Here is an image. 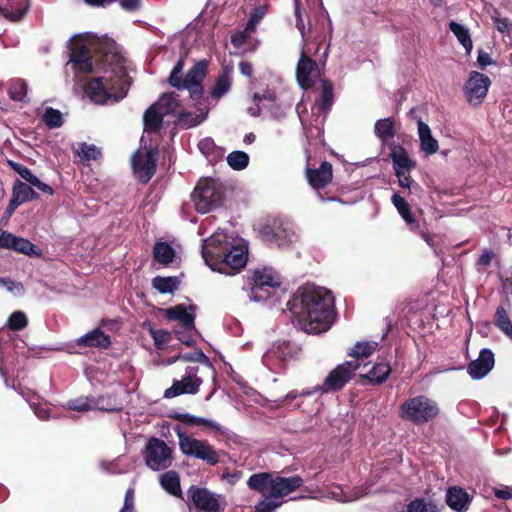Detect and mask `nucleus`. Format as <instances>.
<instances>
[{
  "instance_id": "nucleus-1",
  "label": "nucleus",
  "mask_w": 512,
  "mask_h": 512,
  "mask_svg": "<svg viewBox=\"0 0 512 512\" xmlns=\"http://www.w3.org/2000/svg\"><path fill=\"white\" fill-rule=\"evenodd\" d=\"M287 305L296 326L309 334L326 332L335 319L334 297L324 287L309 284L301 286Z\"/></svg>"
},
{
  "instance_id": "nucleus-2",
  "label": "nucleus",
  "mask_w": 512,
  "mask_h": 512,
  "mask_svg": "<svg viewBox=\"0 0 512 512\" xmlns=\"http://www.w3.org/2000/svg\"><path fill=\"white\" fill-rule=\"evenodd\" d=\"M202 257L213 271L231 275L245 267L248 246L242 238L217 231L203 241Z\"/></svg>"
},
{
  "instance_id": "nucleus-3",
  "label": "nucleus",
  "mask_w": 512,
  "mask_h": 512,
  "mask_svg": "<svg viewBox=\"0 0 512 512\" xmlns=\"http://www.w3.org/2000/svg\"><path fill=\"white\" fill-rule=\"evenodd\" d=\"M104 75L92 78L84 87L88 98L95 104H114L127 95L130 81L122 56L107 53L104 55Z\"/></svg>"
},
{
  "instance_id": "nucleus-4",
  "label": "nucleus",
  "mask_w": 512,
  "mask_h": 512,
  "mask_svg": "<svg viewBox=\"0 0 512 512\" xmlns=\"http://www.w3.org/2000/svg\"><path fill=\"white\" fill-rule=\"evenodd\" d=\"M358 369L359 363L356 361L341 363L328 373L322 385H317L312 389H304L301 392L291 391L287 393L284 401H293L300 396H310L318 392L324 394L340 391L352 379Z\"/></svg>"
},
{
  "instance_id": "nucleus-5",
  "label": "nucleus",
  "mask_w": 512,
  "mask_h": 512,
  "mask_svg": "<svg viewBox=\"0 0 512 512\" xmlns=\"http://www.w3.org/2000/svg\"><path fill=\"white\" fill-rule=\"evenodd\" d=\"M208 64L206 61L197 62L191 69H189L184 79L179 77L184 68V59L178 60L176 65L173 67L170 76L169 83L171 86L177 89H186L190 93V97L193 100H198L202 97L203 86L202 82L207 73Z\"/></svg>"
},
{
  "instance_id": "nucleus-6",
  "label": "nucleus",
  "mask_w": 512,
  "mask_h": 512,
  "mask_svg": "<svg viewBox=\"0 0 512 512\" xmlns=\"http://www.w3.org/2000/svg\"><path fill=\"white\" fill-rule=\"evenodd\" d=\"M440 412L437 402L425 395L407 399L400 407V417L414 424H424L435 419Z\"/></svg>"
},
{
  "instance_id": "nucleus-7",
  "label": "nucleus",
  "mask_w": 512,
  "mask_h": 512,
  "mask_svg": "<svg viewBox=\"0 0 512 512\" xmlns=\"http://www.w3.org/2000/svg\"><path fill=\"white\" fill-rule=\"evenodd\" d=\"M281 276L271 267L255 269L252 286L248 294L250 301L262 302L269 299L274 289L280 287Z\"/></svg>"
},
{
  "instance_id": "nucleus-8",
  "label": "nucleus",
  "mask_w": 512,
  "mask_h": 512,
  "mask_svg": "<svg viewBox=\"0 0 512 512\" xmlns=\"http://www.w3.org/2000/svg\"><path fill=\"white\" fill-rule=\"evenodd\" d=\"M191 197L199 213H208L221 203V185L211 178L202 179L196 185Z\"/></svg>"
},
{
  "instance_id": "nucleus-9",
  "label": "nucleus",
  "mask_w": 512,
  "mask_h": 512,
  "mask_svg": "<svg viewBox=\"0 0 512 512\" xmlns=\"http://www.w3.org/2000/svg\"><path fill=\"white\" fill-rule=\"evenodd\" d=\"M176 434L182 454L200 459L210 465H215L219 462L218 453L208 442L189 436L180 429L176 430Z\"/></svg>"
},
{
  "instance_id": "nucleus-10",
  "label": "nucleus",
  "mask_w": 512,
  "mask_h": 512,
  "mask_svg": "<svg viewBox=\"0 0 512 512\" xmlns=\"http://www.w3.org/2000/svg\"><path fill=\"white\" fill-rule=\"evenodd\" d=\"M154 105L165 116L169 114L177 115L179 123L186 128L200 124L205 120L207 115V112L203 111H200L197 114L183 112L178 95L175 92L164 93Z\"/></svg>"
},
{
  "instance_id": "nucleus-11",
  "label": "nucleus",
  "mask_w": 512,
  "mask_h": 512,
  "mask_svg": "<svg viewBox=\"0 0 512 512\" xmlns=\"http://www.w3.org/2000/svg\"><path fill=\"white\" fill-rule=\"evenodd\" d=\"M173 450L163 440L152 437L148 440L144 459L147 467L154 471L165 470L172 465Z\"/></svg>"
},
{
  "instance_id": "nucleus-12",
  "label": "nucleus",
  "mask_w": 512,
  "mask_h": 512,
  "mask_svg": "<svg viewBox=\"0 0 512 512\" xmlns=\"http://www.w3.org/2000/svg\"><path fill=\"white\" fill-rule=\"evenodd\" d=\"M491 81L483 73L472 71L464 84L463 92L468 103L474 107L479 106L486 97Z\"/></svg>"
},
{
  "instance_id": "nucleus-13",
  "label": "nucleus",
  "mask_w": 512,
  "mask_h": 512,
  "mask_svg": "<svg viewBox=\"0 0 512 512\" xmlns=\"http://www.w3.org/2000/svg\"><path fill=\"white\" fill-rule=\"evenodd\" d=\"M194 505L203 512H223L226 502L220 495L212 493L208 489L192 486L188 490Z\"/></svg>"
},
{
  "instance_id": "nucleus-14",
  "label": "nucleus",
  "mask_w": 512,
  "mask_h": 512,
  "mask_svg": "<svg viewBox=\"0 0 512 512\" xmlns=\"http://www.w3.org/2000/svg\"><path fill=\"white\" fill-rule=\"evenodd\" d=\"M158 152L155 149L138 150L132 157V167L138 179L147 183L155 173Z\"/></svg>"
},
{
  "instance_id": "nucleus-15",
  "label": "nucleus",
  "mask_w": 512,
  "mask_h": 512,
  "mask_svg": "<svg viewBox=\"0 0 512 512\" xmlns=\"http://www.w3.org/2000/svg\"><path fill=\"white\" fill-rule=\"evenodd\" d=\"M201 384V378L197 377V369L189 367L181 380H175L172 386L164 391V397L174 398L182 394H195Z\"/></svg>"
},
{
  "instance_id": "nucleus-16",
  "label": "nucleus",
  "mask_w": 512,
  "mask_h": 512,
  "mask_svg": "<svg viewBox=\"0 0 512 512\" xmlns=\"http://www.w3.org/2000/svg\"><path fill=\"white\" fill-rule=\"evenodd\" d=\"M494 354L490 349H482L476 360L472 361L468 367V374L472 379H482L494 367Z\"/></svg>"
},
{
  "instance_id": "nucleus-17",
  "label": "nucleus",
  "mask_w": 512,
  "mask_h": 512,
  "mask_svg": "<svg viewBox=\"0 0 512 512\" xmlns=\"http://www.w3.org/2000/svg\"><path fill=\"white\" fill-rule=\"evenodd\" d=\"M303 484V479L298 475L291 477H276L272 479L271 489L268 492L270 498L280 500V498L293 492Z\"/></svg>"
},
{
  "instance_id": "nucleus-18",
  "label": "nucleus",
  "mask_w": 512,
  "mask_h": 512,
  "mask_svg": "<svg viewBox=\"0 0 512 512\" xmlns=\"http://www.w3.org/2000/svg\"><path fill=\"white\" fill-rule=\"evenodd\" d=\"M165 316L170 320H177L182 329L195 331L194 320V307H185L184 305H176L164 310Z\"/></svg>"
},
{
  "instance_id": "nucleus-19",
  "label": "nucleus",
  "mask_w": 512,
  "mask_h": 512,
  "mask_svg": "<svg viewBox=\"0 0 512 512\" xmlns=\"http://www.w3.org/2000/svg\"><path fill=\"white\" fill-rule=\"evenodd\" d=\"M317 70V64L314 60L307 57L302 51L301 57L297 64L296 76L299 85L303 89L310 88L313 84L312 76Z\"/></svg>"
},
{
  "instance_id": "nucleus-20",
  "label": "nucleus",
  "mask_w": 512,
  "mask_h": 512,
  "mask_svg": "<svg viewBox=\"0 0 512 512\" xmlns=\"http://www.w3.org/2000/svg\"><path fill=\"white\" fill-rule=\"evenodd\" d=\"M307 179L314 189H320L328 185L332 180V165L323 162L317 169H307Z\"/></svg>"
},
{
  "instance_id": "nucleus-21",
  "label": "nucleus",
  "mask_w": 512,
  "mask_h": 512,
  "mask_svg": "<svg viewBox=\"0 0 512 512\" xmlns=\"http://www.w3.org/2000/svg\"><path fill=\"white\" fill-rule=\"evenodd\" d=\"M471 502V498L469 494L460 487H451L447 490L446 493V503L447 505L457 512H465L467 511L469 504Z\"/></svg>"
},
{
  "instance_id": "nucleus-22",
  "label": "nucleus",
  "mask_w": 512,
  "mask_h": 512,
  "mask_svg": "<svg viewBox=\"0 0 512 512\" xmlns=\"http://www.w3.org/2000/svg\"><path fill=\"white\" fill-rule=\"evenodd\" d=\"M418 137L422 152L432 155L438 151V141L433 137L430 127L422 120L418 121Z\"/></svg>"
},
{
  "instance_id": "nucleus-23",
  "label": "nucleus",
  "mask_w": 512,
  "mask_h": 512,
  "mask_svg": "<svg viewBox=\"0 0 512 512\" xmlns=\"http://www.w3.org/2000/svg\"><path fill=\"white\" fill-rule=\"evenodd\" d=\"M102 399L101 398H89V397H79L77 399L70 400L67 403V408L69 410L79 411V412H86L93 409H99L104 411H113L115 408L113 407H106L103 404H101Z\"/></svg>"
},
{
  "instance_id": "nucleus-24",
  "label": "nucleus",
  "mask_w": 512,
  "mask_h": 512,
  "mask_svg": "<svg viewBox=\"0 0 512 512\" xmlns=\"http://www.w3.org/2000/svg\"><path fill=\"white\" fill-rule=\"evenodd\" d=\"M391 158L395 174L407 173L414 167V163L409 158L407 151L401 146L396 145L392 147Z\"/></svg>"
},
{
  "instance_id": "nucleus-25",
  "label": "nucleus",
  "mask_w": 512,
  "mask_h": 512,
  "mask_svg": "<svg viewBox=\"0 0 512 512\" xmlns=\"http://www.w3.org/2000/svg\"><path fill=\"white\" fill-rule=\"evenodd\" d=\"M77 343L85 347L107 348L111 344L110 337L100 329H94L81 336Z\"/></svg>"
},
{
  "instance_id": "nucleus-26",
  "label": "nucleus",
  "mask_w": 512,
  "mask_h": 512,
  "mask_svg": "<svg viewBox=\"0 0 512 512\" xmlns=\"http://www.w3.org/2000/svg\"><path fill=\"white\" fill-rule=\"evenodd\" d=\"M159 482L161 487L169 494L182 498L179 474L175 471H167L160 475Z\"/></svg>"
},
{
  "instance_id": "nucleus-27",
  "label": "nucleus",
  "mask_w": 512,
  "mask_h": 512,
  "mask_svg": "<svg viewBox=\"0 0 512 512\" xmlns=\"http://www.w3.org/2000/svg\"><path fill=\"white\" fill-rule=\"evenodd\" d=\"M70 62L76 71L88 72L92 69L89 52L83 47L72 50Z\"/></svg>"
},
{
  "instance_id": "nucleus-28",
  "label": "nucleus",
  "mask_w": 512,
  "mask_h": 512,
  "mask_svg": "<svg viewBox=\"0 0 512 512\" xmlns=\"http://www.w3.org/2000/svg\"><path fill=\"white\" fill-rule=\"evenodd\" d=\"M272 479L269 473H258L251 475L247 484L250 489L258 491L265 496L271 489Z\"/></svg>"
},
{
  "instance_id": "nucleus-29",
  "label": "nucleus",
  "mask_w": 512,
  "mask_h": 512,
  "mask_svg": "<svg viewBox=\"0 0 512 512\" xmlns=\"http://www.w3.org/2000/svg\"><path fill=\"white\" fill-rule=\"evenodd\" d=\"M391 372V367L386 362L376 363L368 372L361 373L362 377L367 378L371 383L384 382Z\"/></svg>"
},
{
  "instance_id": "nucleus-30",
  "label": "nucleus",
  "mask_w": 512,
  "mask_h": 512,
  "mask_svg": "<svg viewBox=\"0 0 512 512\" xmlns=\"http://www.w3.org/2000/svg\"><path fill=\"white\" fill-rule=\"evenodd\" d=\"M290 348L289 345L285 342L275 344L271 350L263 356V363L267 367H271L273 365V359H278L280 361H285L289 356Z\"/></svg>"
},
{
  "instance_id": "nucleus-31",
  "label": "nucleus",
  "mask_w": 512,
  "mask_h": 512,
  "mask_svg": "<svg viewBox=\"0 0 512 512\" xmlns=\"http://www.w3.org/2000/svg\"><path fill=\"white\" fill-rule=\"evenodd\" d=\"M73 151L82 162L97 160L101 156V151L97 146L85 142L73 146Z\"/></svg>"
},
{
  "instance_id": "nucleus-32",
  "label": "nucleus",
  "mask_w": 512,
  "mask_h": 512,
  "mask_svg": "<svg viewBox=\"0 0 512 512\" xmlns=\"http://www.w3.org/2000/svg\"><path fill=\"white\" fill-rule=\"evenodd\" d=\"M494 324L505 336L512 340V321L504 307H497Z\"/></svg>"
},
{
  "instance_id": "nucleus-33",
  "label": "nucleus",
  "mask_w": 512,
  "mask_h": 512,
  "mask_svg": "<svg viewBox=\"0 0 512 512\" xmlns=\"http://www.w3.org/2000/svg\"><path fill=\"white\" fill-rule=\"evenodd\" d=\"M449 27H450V30L452 31V33L456 36V38L460 42V44L463 46L465 51L467 53H470L473 48V44H472L469 30L464 25L459 24L455 21H451L449 24Z\"/></svg>"
},
{
  "instance_id": "nucleus-34",
  "label": "nucleus",
  "mask_w": 512,
  "mask_h": 512,
  "mask_svg": "<svg viewBox=\"0 0 512 512\" xmlns=\"http://www.w3.org/2000/svg\"><path fill=\"white\" fill-rule=\"evenodd\" d=\"M378 347V342L360 341L357 342L348 353L349 356L355 358L354 361L358 363V359L366 358L372 355Z\"/></svg>"
},
{
  "instance_id": "nucleus-35",
  "label": "nucleus",
  "mask_w": 512,
  "mask_h": 512,
  "mask_svg": "<svg viewBox=\"0 0 512 512\" xmlns=\"http://www.w3.org/2000/svg\"><path fill=\"white\" fill-rule=\"evenodd\" d=\"M231 87V68L226 67L218 77L212 91V97L219 99L225 95Z\"/></svg>"
},
{
  "instance_id": "nucleus-36",
  "label": "nucleus",
  "mask_w": 512,
  "mask_h": 512,
  "mask_svg": "<svg viewBox=\"0 0 512 512\" xmlns=\"http://www.w3.org/2000/svg\"><path fill=\"white\" fill-rule=\"evenodd\" d=\"M165 115L153 104L144 114V128L146 132L156 131Z\"/></svg>"
},
{
  "instance_id": "nucleus-37",
  "label": "nucleus",
  "mask_w": 512,
  "mask_h": 512,
  "mask_svg": "<svg viewBox=\"0 0 512 512\" xmlns=\"http://www.w3.org/2000/svg\"><path fill=\"white\" fill-rule=\"evenodd\" d=\"M154 258L162 265H169L175 258L174 249L167 243L158 242L154 246Z\"/></svg>"
},
{
  "instance_id": "nucleus-38",
  "label": "nucleus",
  "mask_w": 512,
  "mask_h": 512,
  "mask_svg": "<svg viewBox=\"0 0 512 512\" xmlns=\"http://www.w3.org/2000/svg\"><path fill=\"white\" fill-rule=\"evenodd\" d=\"M374 131L381 141L386 142L395 135L394 121L392 118L380 119L375 123Z\"/></svg>"
},
{
  "instance_id": "nucleus-39",
  "label": "nucleus",
  "mask_w": 512,
  "mask_h": 512,
  "mask_svg": "<svg viewBox=\"0 0 512 512\" xmlns=\"http://www.w3.org/2000/svg\"><path fill=\"white\" fill-rule=\"evenodd\" d=\"M10 249L28 256H40L41 251L29 240L13 235Z\"/></svg>"
},
{
  "instance_id": "nucleus-40",
  "label": "nucleus",
  "mask_w": 512,
  "mask_h": 512,
  "mask_svg": "<svg viewBox=\"0 0 512 512\" xmlns=\"http://www.w3.org/2000/svg\"><path fill=\"white\" fill-rule=\"evenodd\" d=\"M152 286L162 294H171L177 290L179 286V280L177 277L156 276L152 280Z\"/></svg>"
},
{
  "instance_id": "nucleus-41",
  "label": "nucleus",
  "mask_w": 512,
  "mask_h": 512,
  "mask_svg": "<svg viewBox=\"0 0 512 512\" xmlns=\"http://www.w3.org/2000/svg\"><path fill=\"white\" fill-rule=\"evenodd\" d=\"M21 203L28 202L30 200L38 198V194L26 183L22 181H16L13 186V195Z\"/></svg>"
},
{
  "instance_id": "nucleus-42",
  "label": "nucleus",
  "mask_w": 512,
  "mask_h": 512,
  "mask_svg": "<svg viewBox=\"0 0 512 512\" xmlns=\"http://www.w3.org/2000/svg\"><path fill=\"white\" fill-rule=\"evenodd\" d=\"M391 200L394 206L396 207L398 213L401 215V217L407 224L413 225L416 223L408 202L402 196L395 193L392 196Z\"/></svg>"
},
{
  "instance_id": "nucleus-43",
  "label": "nucleus",
  "mask_w": 512,
  "mask_h": 512,
  "mask_svg": "<svg viewBox=\"0 0 512 512\" xmlns=\"http://www.w3.org/2000/svg\"><path fill=\"white\" fill-rule=\"evenodd\" d=\"M407 512H439V509L434 501L417 498L408 504Z\"/></svg>"
},
{
  "instance_id": "nucleus-44",
  "label": "nucleus",
  "mask_w": 512,
  "mask_h": 512,
  "mask_svg": "<svg viewBox=\"0 0 512 512\" xmlns=\"http://www.w3.org/2000/svg\"><path fill=\"white\" fill-rule=\"evenodd\" d=\"M28 404L31 409L34 411L35 415L41 420H47L50 417L49 407L46 403H42L39 401V397L37 395L27 396L26 398Z\"/></svg>"
},
{
  "instance_id": "nucleus-45",
  "label": "nucleus",
  "mask_w": 512,
  "mask_h": 512,
  "mask_svg": "<svg viewBox=\"0 0 512 512\" xmlns=\"http://www.w3.org/2000/svg\"><path fill=\"white\" fill-rule=\"evenodd\" d=\"M227 163L234 170H243L249 164V156L243 151H233L228 154Z\"/></svg>"
},
{
  "instance_id": "nucleus-46",
  "label": "nucleus",
  "mask_w": 512,
  "mask_h": 512,
  "mask_svg": "<svg viewBox=\"0 0 512 512\" xmlns=\"http://www.w3.org/2000/svg\"><path fill=\"white\" fill-rule=\"evenodd\" d=\"M333 103V85L327 80L322 81V93L321 98L318 101V106L322 111L330 109Z\"/></svg>"
},
{
  "instance_id": "nucleus-47",
  "label": "nucleus",
  "mask_w": 512,
  "mask_h": 512,
  "mask_svg": "<svg viewBox=\"0 0 512 512\" xmlns=\"http://www.w3.org/2000/svg\"><path fill=\"white\" fill-rule=\"evenodd\" d=\"M27 84L24 80L17 79L12 82L9 88V95L15 101L24 102L27 100Z\"/></svg>"
},
{
  "instance_id": "nucleus-48",
  "label": "nucleus",
  "mask_w": 512,
  "mask_h": 512,
  "mask_svg": "<svg viewBox=\"0 0 512 512\" xmlns=\"http://www.w3.org/2000/svg\"><path fill=\"white\" fill-rule=\"evenodd\" d=\"M0 289L6 290L15 297H21L25 293L23 284L9 277H0Z\"/></svg>"
},
{
  "instance_id": "nucleus-49",
  "label": "nucleus",
  "mask_w": 512,
  "mask_h": 512,
  "mask_svg": "<svg viewBox=\"0 0 512 512\" xmlns=\"http://www.w3.org/2000/svg\"><path fill=\"white\" fill-rule=\"evenodd\" d=\"M42 120L49 128H59L63 124V115L59 110L48 107L45 109Z\"/></svg>"
},
{
  "instance_id": "nucleus-50",
  "label": "nucleus",
  "mask_w": 512,
  "mask_h": 512,
  "mask_svg": "<svg viewBox=\"0 0 512 512\" xmlns=\"http://www.w3.org/2000/svg\"><path fill=\"white\" fill-rule=\"evenodd\" d=\"M28 8V4L25 3L21 8L14 9L13 5L0 6V14L4 15L11 21H18L23 18Z\"/></svg>"
},
{
  "instance_id": "nucleus-51",
  "label": "nucleus",
  "mask_w": 512,
  "mask_h": 512,
  "mask_svg": "<svg viewBox=\"0 0 512 512\" xmlns=\"http://www.w3.org/2000/svg\"><path fill=\"white\" fill-rule=\"evenodd\" d=\"M28 324L27 317L22 311L13 312L8 318L7 325L11 330L19 331L24 329Z\"/></svg>"
},
{
  "instance_id": "nucleus-52",
  "label": "nucleus",
  "mask_w": 512,
  "mask_h": 512,
  "mask_svg": "<svg viewBox=\"0 0 512 512\" xmlns=\"http://www.w3.org/2000/svg\"><path fill=\"white\" fill-rule=\"evenodd\" d=\"M267 12V6L266 5H259L255 7L250 15V19L247 22V31H255L257 28V25L260 23V21L264 18Z\"/></svg>"
},
{
  "instance_id": "nucleus-53",
  "label": "nucleus",
  "mask_w": 512,
  "mask_h": 512,
  "mask_svg": "<svg viewBox=\"0 0 512 512\" xmlns=\"http://www.w3.org/2000/svg\"><path fill=\"white\" fill-rule=\"evenodd\" d=\"M198 148L200 152L206 156L207 158H215L219 156L221 153L216 147L212 138H204L198 143Z\"/></svg>"
},
{
  "instance_id": "nucleus-54",
  "label": "nucleus",
  "mask_w": 512,
  "mask_h": 512,
  "mask_svg": "<svg viewBox=\"0 0 512 512\" xmlns=\"http://www.w3.org/2000/svg\"><path fill=\"white\" fill-rule=\"evenodd\" d=\"M182 421L185 422L187 425H204V426L210 427L213 430H216L219 432L222 431V427L218 423L208 420V419H205V418H202V417H195V416L186 414L183 416Z\"/></svg>"
},
{
  "instance_id": "nucleus-55",
  "label": "nucleus",
  "mask_w": 512,
  "mask_h": 512,
  "mask_svg": "<svg viewBox=\"0 0 512 512\" xmlns=\"http://www.w3.org/2000/svg\"><path fill=\"white\" fill-rule=\"evenodd\" d=\"M282 504L281 500L270 498L269 493L264 496V499L260 501L256 507V512H274Z\"/></svg>"
},
{
  "instance_id": "nucleus-56",
  "label": "nucleus",
  "mask_w": 512,
  "mask_h": 512,
  "mask_svg": "<svg viewBox=\"0 0 512 512\" xmlns=\"http://www.w3.org/2000/svg\"><path fill=\"white\" fill-rule=\"evenodd\" d=\"M492 20L497 30L504 34L510 35L512 32V21L506 17H502L499 12H495L492 15Z\"/></svg>"
},
{
  "instance_id": "nucleus-57",
  "label": "nucleus",
  "mask_w": 512,
  "mask_h": 512,
  "mask_svg": "<svg viewBox=\"0 0 512 512\" xmlns=\"http://www.w3.org/2000/svg\"><path fill=\"white\" fill-rule=\"evenodd\" d=\"M150 334L154 340V344L158 349H162L170 340V334L168 331L159 329H150Z\"/></svg>"
},
{
  "instance_id": "nucleus-58",
  "label": "nucleus",
  "mask_w": 512,
  "mask_h": 512,
  "mask_svg": "<svg viewBox=\"0 0 512 512\" xmlns=\"http://www.w3.org/2000/svg\"><path fill=\"white\" fill-rule=\"evenodd\" d=\"M14 170L25 180L27 181L30 185L33 186V184L35 183V181L37 180V176H35L30 169H28L27 167L23 166V165H20V164H13L12 165Z\"/></svg>"
},
{
  "instance_id": "nucleus-59",
  "label": "nucleus",
  "mask_w": 512,
  "mask_h": 512,
  "mask_svg": "<svg viewBox=\"0 0 512 512\" xmlns=\"http://www.w3.org/2000/svg\"><path fill=\"white\" fill-rule=\"evenodd\" d=\"M254 31H247V26L240 32L235 33L231 37V42L237 49L242 48L246 40Z\"/></svg>"
},
{
  "instance_id": "nucleus-60",
  "label": "nucleus",
  "mask_w": 512,
  "mask_h": 512,
  "mask_svg": "<svg viewBox=\"0 0 512 512\" xmlns=\"http://www.w3.org/2000/svg\"><path fill=\"white\" fill-rule=\"evenodd\" d=\"M296 27L299 30L302 38L305 37V24L301 16V11L298 2L295 3Z\"/></svg>"
},
{
  "instance_id": "nucleus-61",
  "label": "nucleus",
  "mask_w": 512,
  "mask_h": 512,
  "mask_svg": "<svg viewBox=\"0 0 512 512\" xmlns=\"http://www.w3.org/2000/svg\"><path fill=\"white\" fill-rule=\"evenodd\" d=\"M194 331H189L186 329L182 330H175V333L177 335V338L184 344L190 345L193 342L192 333Z\"/></svg>"
},
{
  "instance_id": "nucleus-62",
  "label": "nucleus",
  "mask_w": 512,
  "mask_h": 512,
  "mask_svg": "<svg viewBox=\"0 0 512 512\" xmlns=\"http://www.w3.org/2000/svg\"><path fill=\"white\" fill-rule=\"evenodd\" d=\"M253 100L256 102V103H259L261 102L262 100H267V101H275L276 100V95H275V92L272 91V90H267L265 91L262 95L259 94V93H255L254 96H253Z\"/></svg>"
},
{
  "instance_id": "nucleus-63",
  "label": "nucleus",
  "mask_w": 512,
  "mask_h": 512,
  "mask_svg": "<svg viewBox=\"0 0 512 512\" xmlns=\"http://www.w3.org/2000/svg\"><path fill=\"white\" fill-rule=\"evenodd\" d=\"M13 234L0 229V248L10 249Z\"/></svg>"
},
{
  "instance_id": "nucleus-64",
  "label": "nucleus",
  "mask_w": 512,
  "mask_h": 512,
  "mask_svg": "<svg viewBox=\"0 0 512 512\" xmlns=\"http://www.w3.org/2000/svg\"><path fill=\"white\" fill-rule=\"evenodd\" d=\"M396 176L398 177L399 185L401 187H405L410 190L413 187H418L417 185H414V181L410 177L406 176V173H399L396 174Z\"/></svg>"
}]
</instances>
